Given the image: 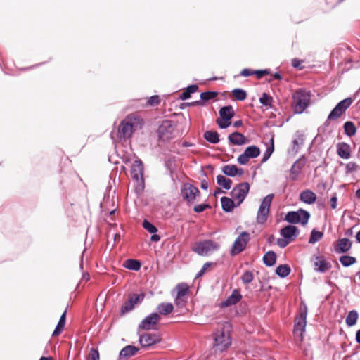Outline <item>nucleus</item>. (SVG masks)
Here are the masks:
<instances>
[{
	"label": "nucleus",
	"mask_w": 360,
	"mask_h": 360,
	"mask_svg": "<svg viewBox=\"0 0 360 360\" xmlns=\"http://www.w3.org/2000/svg\"><path fill=\"white\" fill-rule=\"evenodd\" d=\"M144 124L139 116L128 115L120 124L117 129V138L120 141H126L132 136L134 132L141 129Z\"/></svg>",
	"instance_id": "f257e3e1"
},
{
	"label": "nucleus",
	"mask_w": 360,
	"mask_h": 360,
	"mask_svg": "<svg viewBox=\"0 0 360 360\" xmlns=\"http://www.w3.org/2000/svg\"><path fill=\"white\" fill-rule=\"evenodd\" d=\"M292 99L295 113L301 114L309 106L311 92L304 89H299L294 93Z\"/></svg>",
	"instance_id": "f03ea898"
},
{
	"label": "nucleus",
	"mask_w": 360,
	"mask_h": 360,
	"mask_svg": "<svg viewBox=\"0 0 360 360\" xmlns=\"http://www.w3.org/2000/svg\"><path fill=\"white\" fill-rule=\"evenodd\" d=\"M280 234L283 238L277 240V245L280 248H283L299 236L300 230L297 226L289 224L281 229Z\"/></svg>",
	"instance_id": "7ed1b4c3"
},
{
	"label": "nucleus",
	"mask_w": 360,
	"mask_h": 360,
	"mask_svg": "<svg viewBox=\"0 0 360 360\" xmlns=\"http://www.w3.org/2000/svg\"><path fill=\"white\" fill-rule=\"evenodd\" d=\"M131 174L132 178L136 181L135 191L136 193H141L144 190L145 185L143 179V165L141 160H136L133 162Z\"/></svg>",
	"instance_id": "20e7f679"
},
{
	"label": "nucleus",
	"mask_w": 360,
	"mask_h": 360,
	"mask_svg": "<svg viewBox=\"0 0 360 360\" xmlns=\"http://www.w3.org/2000/svg\"><path fill=\"white\" fill-rule=\"evenodd\" d=\"M310 213L302 208H300L297 211H290L285 217V221L291 224H301L302 225H306L310 218Z\"/></svg>",
	"instance_id": "39448f33"
},
{
	"label": "nucleus",
	"mask_w": 360,
	"mask_h": 360,
	"mask_svg": "<svg viewBox=\"0 0 360 360\" xmlns=\"http://www.w3.org/2000/svg\"><path fill=\"white\" fill-rule=\"evenodd\" d=\"M219 248V243L212 240H204L196 243L192 250L198 255L207 256L210 253L218 250Z\"/></svg>",
	"instance_id": "423d86ee"
},
{
	"label": "nucleus",
	"mask_w": 360,
	"mask_h": 360,
	"mask_svg": "<svg viewBox=\"0 0 360 360\" xmlns=\"http://www.w3.org/2000/svg\"><path fill=\"white\" fill-rule=\"evenodd\" d=\"M231 345V339L223 330H217L214 334L213 349L214 352H223Z\"/></svg>",
	"instance_id": "0eeeda50"
},
{
	"label": "nucleus",
	"mask_w": 360,
	"mask_h": 360,
	"mask_svg": "<svg viewBox=\"0 0 360 360\" xmlns=\"http://www.w3.org/2000/svg\"><path fill=\"white\" fill-rule=\"evenodd\" d=\"M176 124L172 120H163L158 129L159 139L162 141H167L174 136Z\"/></svg>",
	"instance_id": "6e6552de"
},
{
	"label": "nucleus",
	"mask_w": 360,
	"mask_h": 360,
	"mask_svg": "<svg viewBox=\"0 0 360 360\" xmlns=\"http://www.w3.org/2000/svg\"><path fill=\"white\" fill-rule=\"evenodd\" d=\"M274 197V195L271 193L265 196L262 200L257 214L256 220L257 224H264L267 221L270 206Z\"/></svg>",
	"instance_id": "1a4fd4ad"
},
{
	"label": "nucleus",
	"mask_w": 360,
	"mask_h": 360,
	"mask_svg": "<svg viewBox=\"0 0 360 360\" xmlns=\"http://www.w3.org/2000/svg\"><path fill=\"white\" fill-rule=\"evenodd\" d=\"M200 194L199 189L189 183H184L181 187V195L188 204L193 203Z\"/></svg>",
	"instance_id": "9d476101"
},
{
	"label": "nucleus",
	"mask_w": 360,
	"mask_h": 360,
	"mask_svg": "<svg viewBox=\"0 0 360 360\" xmlns=\"http://www.w3.org/2000/svg\"><path fill=\"white\" fill-rule=\"evenodd\" d=\"M353 100L351 98H347L340 101L335 107L330 111L328 116L325 125L328 124V120H335L340 117L352 105Z\"/></svg>",
	"instance_id": "9b49d317"
},
{
	"label": "nucleus",
	"mask_w": 360,
	"mask_h": 360,
	"mask_svg": "<svg viewBox=\"0 0 360 360\" xmlns=\"http://www.w3.org/2000/svg\"><path fill=\"white\" fill-rule=\"evenodd\" d=\"M250 191V184L243 182L237 184L231 191V197L237 200L236 206H239L245 199Z\"/></svg>",
	"instance_id": "f8f14e48"
},
{
	"label": "nucleus",
	"mask_w": 360,
	"mask_h": 360,
	"mask_svg": "<svg viewBox=\"0 0 360 360\" xmlns=\"http://www.w3.org/2000/svg\"><path fill=\"white\" fill-rule=\"evenodd\" d=\"M250 233L247 231H243L235 240L230 252L231 255L235 256L243 252L250 240Z\"/></svg>",
	"instance_id": "ddd939ff"
},
{
	"label": "nucleus",
	"mask_w": 360,
	"mask_h": 360,
	"mask_svg": "<svg viewBox=\"0 0 360 360\" xmlns=\"http://www.w3.org/2000/svg\"><path fill=\"white\" fill-rule=\"evenodd\" d=\"M160 316L157 312H153L146 316L138 326V333L140 330H148L155 328Z\"/></svg>",
	"instance_id": "4468645a"
},
{
	"label": "nucleus",
	"mask_w": 360,
	"mask_h": 360,
	"mask_svg": "<svg viewBox=\"0 0 360 360\" xmlns=\"http://www.w3.org/2000/svg\"><path fill=\"white\" fill-rule=\"evenodd\" d=\"M145 297L144 294H133L129 296L127 302H124L121 307V315H124L132 311L136 304L142 302Z\"/></svg>",
	"instance_id": "2eb2a0df"
},
{
	"label": "nucleus",
	"mask_w": 360,
	"mask_h": 360,
	"mask_svg": "<svg viewBox=\"0 0 360 360\" xmlns=\"http://www.w3.org/2000/svg\"><path fill=\"white\" fill-rule=\"evenodd\" d=\"M307 308L304 305V309L300 311V316L296 318L294 326V333H296L298 331L300 332V336L301 339L303 337V333L305 332V328L307 324Z\"/></svg>",
	"instance_id": "dca6fc26"
},
{
	"label": "nucleus",
	"mask_w": 360,
	"mask_h": 360,
	"mask_svg": "<svg viewBox=\"0 0 360 360\" xmlns=\"http://www.w3.org/2000/svg\"><path fill=\"white\" fill-rule=\"evenodd\" d=\"M139 341L142 347H148L160 342V338L157 334H139Z\"/></svg>",
	"instance_id": "f3484780"
},
{
	"label": "nucleus",
	"mask_w": 360,
	"mask_h": 360,
	"mask_svg": "<svg viewBox=\"0 0 360 360\" xmlns=\"http://www.w3.org/2000/svg\"><path fill=\"white\" fill-rule=\"evenodd\" d=\"M314 265L315 266L314 270L320 273H325L332 267L331 264L321 256L315 257Z\"/></svg>",
	"instance_id": "a211bd4d"
},
{
	"label": "nucleus",
	"mask_w": 360,
	"mask_h": 360,
	"mask_svg": "<svg viewBox=\"0 0 360 360\" xmlns=\"http://www.w3.org/2000/svg\"><path fill=\"white\" fill-rule=\"evenodd\" d=\"M242 298V295L239 290H234L231 295L229 296L224 301L220 303L221 307H226L234 305L238 303Z\"/></svg>",
	"instance_id": "6ab92c4d"
},
{
	"label": "nucleus",
	"mask_w": 360,
	"mask_h": 360,
	"mask_svg": "<svg viewBox=\"0 0 360 360\" xmlns=\"http://www.w3.org/2000/svg\"><path fill=\"white\" fill-rule=\"evenodd\" d=\"M229 143L235 146H242L248 142V139L243 134L235 131L228 136Z\"/></svg>",
	"instance_id": "aec40b11"
},
{
	"label": "nucleus",
	"mask_w": 360,
	"mask_h": 360,
	"mask_svg": "<svg viewBox=\"0 0 360 360\" xmlns=\"http://www.w3.org/2000/svg\"><path fill=\"white\" fill-rule=\"evenodd\" d=\"M337 154L342 159H349L351 157V147L345 142H340L336 145Z\"/></svg>",
	"instance_id": "412c9836"
},
{
	"label": "nucleus",
	"mask_w": 360,
	"mask_h": 360,
	"mask_svg": "<svg viewBox=\"0 0 360 360\" xmlns=\"http://www.w3.org/2000/svg\"><path fill=\"white\" fill-rule=\"evenodd\" d=\"M139 350V348L134 345H127L123 347L119 354L120 360H127L134 356Z\"/></svg>",
	"instance_id": "4be33fe9"
},
{
	"label": "nucleus",
	"mask_w": 360,
	"mask_h": 360,
	"mask_svg": "<svg viewBox=\"0 0 360 360\" xmlns=\"http://www.w3.org/2000/svg\"><path fill=\"white\" fill-rule=\"evenodd\" d=\"M352 248V242L347 238L339 239L335 245V251L337 253H345Z\"/></svg>",
	"instance_id": "5701e85b"
},
{
	"label": "nucleus",
	"mask_w": 360,
	"mask_h": 360,
	"mask_svg": "<svg viewBox=\"0 0 360 360\" xmlns=\"http://www.w3.org/2000/svg\"><path fill=\"white\" fill-rule=\"evenodd\" d=\"M316 198V195L309 189L302 191L300 194V200L306 204L311 205L314 203Z\"/></svg>",
	"instance_id": "b1692460"
},
{
	"label": "nucleus",
	"mask_w": 360,
	"mask_h": 360,
	"mask_svg": "<svg viewBox=\"0 0 360 360\" xmlns=\"http://www.w3.org/2000/svg\"><path fill=\"white\" fill-rule=\"evenodd\" d=\"M301 158L297 160L292 165L290 169L289 178L292 181L297 180L299 174H300L302 169L303 168L304 163H300V160Z\"/></svg>",
	"instance_id": "393cba45"
},
{
	"label": "nucleus",
	"mask_w": 360,
	"mask_h": 360,
	"mask_svg": "<svg viewBox=\"0 0 360 360\" xmlns=\"http://www.w3.org/2000/svg\"><path fill=\"white\" fill-rule=\"evenodd\" d=\"M219 113L220 118L226 121H231L235 115L233 107L230 105L221 107Z\"/></svg>",
	"instance_id": "a878e982"
},
{
	"label": "nucleus",
	"mask_w": 360,
	"mask_h": 360,
	"mask_svg": "<svg viewBox=\"0 0 360 360\" xmlns=\"http://www.w3.org/2000/svg\"><path fill=\"white\" fill-rule=\"evenodd\" d=\"M174 306L170 302H162L157 307L158 314L159 315H168L172 312Z\"/></svg>",
	"instance_id": "bb28decb"
},
{
	"label": "nucleus",
	"mask_w": 360,
	"mask_h": 360,
	"mask_svg": "<svg viewBox=\"0 0 360 360\" xmlns=\"http://www.w3.org/2000/svg\"><path fill=\"white\" fill-rule=\"evenodd\" d=\"M222 210L225 212H231L235 207H237L233 199L224 196L221 198Z\"/></svg>",
	"instance_id": "cd10ccee"
},
{
	"label": "nucleus",
	"mask_w": 360,
	"mask_h": 360,
	"mask_svg": "<svg viewBox=\"0 0 360 360\" xmlns=\"http://www.w3.org/2000/svg\"><path fill=\"white\" fill-rule=\"evenodd\" d=\"M276 261V254L273 250L266 252L263 257L264 264L269 267L273 266Z\"/></svg>",
	"instance_id": "c85d7f7f"
},
{
	"label": "nucleus",
	"mask_w": 360,
	"mask_h": 360,
	"mask_svg": "<svg viewBox=\"0 0 360 360\" xmlns=\"http://www.w3.org/2000/svg\"><path fill=\"white\" fill-rule=\"evenodd\" d=\"M291 269L288 264H281L275 269V274L280 278H284L290 275Z\"/></svg>",
	"instance_id": "c756f323"
},
{
	"label": "nucleus",
	"mask_w": 360,
	"mask_h": 360,
	"mask_svg": "<svg viewBox=\"0 0 360 360\" xmlns=\"http://www.w3.org/2000/svg\"><path fill=\"white\" fill-rule=\"evenodd\" d=\"M204 139L210 143H217L219 142V134L217 131H206L203 135Z\"/></svg>",
	"instance_id": "7c9ffc66"
},
{
	"label": "nucleus",
	"mask_w": 360,
	"mask_h": 360,
	"mask_svg": "<svg viewBox=\"0 0 360 360\" xmlns=\"http://www.w3.org/2000/svg\"><path fill=\"white\" fill-rule=\"evenodd\" d=\"M124 267L129 270L139 271L141 267L140 261L134 259H127L124 263Z\"/></svg>",
	"instance_id": "2f4dec72"
},
{
	"label": "nucleus",
	"mask_w": 360,
	"mask_h": 360,
	"mask_svg": "<svg viewBox=\"0 0 360 360\" xmlns=\"http://www.w3.org/2000/svg\"><path fill=\"white\" fill-rule=\"evenodd\" d=\"M66 320V311H65L60 317L58 324L52 333V336H57L63 331Z\"/></svg>",
	"instance_id": "473e14b6"
},
{
	"label": "nucleus",
	"mask_w": 360,
	"mask_h": 360,
	"mask_svg": "<svg viewBox=\"0 0 360 360\" xmlns=\"http://www.w3.org/2000/svg\"><path fill=\"white\" fill-rule=\"evenodd\" d=\"M165 166L167 168V169L169 172L170 176L173 179L174 173L176 169V157H170L165 160Z\"/></svg>",
	"instance_id": "72a5a7b5"
},
{
	"label": "nucleus",
	"mask_w": 360,
	"mask_h": 360,
	"mask_svg": "<svg viewBox=\"0 0 360 360\" xmlns=\"http://www.w3.org/2000/svg\"><path fill=\"white\" fill-rule=\"evenodd\" d=\"M304 144V136L300 131H297L292 140V149L297 152L300 146Z\"/></svg>",
	"instance_id": "f704fd0d"
},
{
	"label": "nucleus",
	"mask_w": 360,
	"mask_h": 360,
	"mask_svg": "<svg viewBox=\"0 0 360 360\" xmlns=\"http://www.w3.org/2000/svg\"><path fill=\"white\" fill-rule=\"evenodd\" d=\"M359 317V314L356 310H352L349 311L346 316L345 322L347 326L352 327L356 323Z\"/></svg>",
	"instance_id": "c9c22d12"
},
{
	"label": "nucleus",
	"mask_w": 360,
	"mask_h": 360,
	"mask_svg": "<svg viewBox=\"0 0 360 360\" xmlns=\"http://www.w3.org/2000/svg\"><path fill=\"white\" fill-rule=\"evenodd\" d=\"M217 184L225 190H229L231 187L232 181L220 174L217 176Z\"/></svg>",
	"instance_id": "e433bc0d"
},
{
	"label": "nucleus",
	"mask_w": 360,
	"mask_h": 360,
	"mask_svg": "<svg viewBox=\"0 0 360 360\" xmlns=\"http://www.w3.org/2000/svg\"><path fill=\"white\" fill-rule=\"evenodd\" d=\"M217 94H218L217 91H207L205 92H202L200 94V99L198 101L202 102V106H203L206 102L215 98Z\"/></svg>",
	"instance_id": "4c0bfd02"
},
{
	"label": "nucleus",
	"mask_w": 360,
	"mask_h": 360,
	"mask_svg": "<svg viewBox=\"0 0 360 360\" xmlns=\"http://www.w3.org/2000/svg\"><path fill=\"white\" fill-rule=\"evenodd\" d=\"M343 127L345 134L347 136L352 137L354 135H355L356 132V128L352 122L347 121L346 122H345Z\"/></svg>",
	"instance_id": "58836bf2"
},
{
	"label": "nucleus",
	"mask_w": 360,
	"mask_h": 360,
	"mask_svg": "<svg viewBox=\"0 0 360 360\" xmlns=\"http://www.w3.org/2000/svg\"><path fill=\"white\" fill-rule=\"evenodd\" d=\"M236 165H226L221 167V172L227 176L234 177L236 176Z\"/></svg>",
	"instance_id": "ea45409f"
},
{
	"label": "nucleus",
	"mask_w": 360,
	"mask_h": 360,
	"mask_svg": "<svg viewBox=\"0 0 360 360\" xmlns=\"http://www.w3.org/2000/svg\"><path fill=\"white\" fill-rule=\"evenodd\" d=\"M245 153L249 158H255L260 154V149L256 146H250L245 148Z\"/></svg>",
	"instance_id": "a19ab883"
},
{
	"label": "nucleus",
	"mask_w": 360,
	"mask_h": 360,
	"mask_svg": "<svg viewBox=\"0 0 360 360\" xmlns=\"http://www.w3.org/2000/svg\"><path fill=\"white\" fill-rule=\"evenodd\" d=\"M341 264L345 267H349L356 262L354 257L349 255H342L340 257Z\"/></svg>",
	"instance_id": "79ce46f5"
},
{
	"label": "nucleus",
	"mask_w": 360,
	"mask_h": 360,
	"mask_svg": "<svg viewBox=\"0 0 360 360\" xmlns=\"http://www.w3.org/2000/svg\"><path fill=\"white\" fill-rule=\"evenodd\" d=\"M323 233L321 231H317L316 229H314L311 231V235L309 239V243L310 244H314L316 242H318L319 240L321 239L323 237Z\"/></svg>",
	"instance_id": "37998d69"
},
{
	"label": "nucleus",
	"mask_w": 360,
	"mask_h": 360,
	"mask_svg": "<svg viewBox=\"0 0 360 360\" xmlns=\"http://www.w3.org/2000/svg\"><path fill=\"white\" fill-rule=\"evenodd\" d=\"M233 96L236 98V100L242 101H244L247 97L246 91L243 89H234L232 91Z\"/></svg>",
	"instance_id": "c03bdc74"
},
{
	"label": "nucleus",
	"mask_w": 360,
	"mask_h": 360,
	"mask_svg": "<svg viewBox=\"0 0 360 360\" xmlns=\"http://www.w3.org/2000/svg\"><path fill=\"white\" fill-rule=\"evenodd\" d=\"M177 295L179 297H185L188 292L189 288L186 283H179L176 285Z\"/></svg>",
	"instance_id": "a18cd8bd"
},
{
	"label": "nucleus",
	"mask_w": 360,
	"mask_h": 360,
	"mask_svg": "<svg viewBox=\"0 0 360 360\" xmlns=\"http://www.w3.org/2000/svg\"><path fill=\"white\" fill-rule=\"evenodd\" d=\"M273 98L271 96L266 93H263L262 96L259 98V102L261 104L266 107L270 108L271 106V102Z\"/></svg>",
	"instance_id": "49530a36"
},
{
	"label": "nucleus",
	"mask_w": 360,
	"mask_h": 360,
	"mask_svg": "<svg viewBox=\"0 0 360 360\" xmlns=\"http://www.w3.org/2000/svg\"><path fill=\"white\" fill-rule=\"evenodd\" d=\"M240 278L244 284H249L253 281L254 275L252 271L247 270L243 273Z\"/></svg>",
	"instance_id": "de8ad7c7"
},
{
	"label": "nucleus",
	"mask_w": 360,
	"mask_h": 360,
	"mask_svg": "<svg viewBox=\"0 0 360 360\" xmlns=\"http://www.w3.org/2000/svg\"><path fill=\"white\" fill-rule=\"evenodd\" d=\"M143 227L150 233H155L158 231V229L152 223L147 219H144L142 224Z\"/></svg>",
	"instance_id": "09e8293b"
},
{
	"label": "nucleus",
	"mask_w": 360,
	"mask_h": 360,
	"mask_svg": "<svg viewBox=\"0 0 360 360\" xmlns=\"http://www.w3.org/2000/svg\"><path fill=\"white\" fill-rule=\"evenodd\" d=\"M271 146L268 147L266 148V151L264 152V153L263 154L262 160V162L267 161L274 150L273 139H271Z\"/></svg>",
	"instance_id": "8fccbe9b"
},
{
	"label": "nucleus",
	"mask_w": 360,
	"mask_h": 360,
	"mask_svg": "<svg viewBox=\"0 0 360 360\" xmlns=\"http://www.w3.org/2000/svg\"><path fill=\"white\" fill-rule=\"evenodd\" d=\"M210 208H211V206L210 204L202 203V204H199V205H195L193 207V211L197 213H200V212H202L203 211H205L206 209H210Z\"/></svg>",
	"instance_id": "3c124183"
},
{
	"label": "nucleus",
	"mask_w": 360,
	"mask_h": 360,
	"mask_svg": "<svg viewBox=\"0 0 360 360\" xmlns=\"http://www.w3.org/2000/svg\"><path fill=\"white\" fill-rule=\"evenodd\" d=\"M186 298L185 297H179V296H176L175 300H174V303L175 304L179 307V308H183L185 307L186 305Z\"/></svg>",
	"instance_id": "603ef678"
},
{
	"label": "nucleus",
	"mask_w": 360,
	"mask_h": 360,
	"mask_svg": "<svg viewBox=\"0 0 360 360\" xmlns=\"http://www.w3.org/2000/svg\"><path fill=\"white\" fill-rule=\"evenodd\" d=\"M213 264L212 262H207L206 263H205L202 266V267L200 269V270L198 272V274H196V278H199V277H201L202 276L204 275V274L205 273L206 270L210 267Z\"/></svg>",
	"instance_id": "864d4df0"
},
{
	"label": "nucleus",
	"mask_w": 360,
	"mask_h": 360,
	"mask_svg": "<svg viewBox=\"0 0 360 360\" xmlns=\"http://www.w3.org/2000/svg\"><path fill=\"white\" fill-rule=\"evenodd\" d=\"M160 100L158 96L154 95L150 96L147 101V105L150 106L157 105L160 103Z\"/></svg>",
	"instance_id": "5fc2aeb1"
},
{
	"label": "nucleus",
	"mask_w": 360,
	"mask_h": 360,
	"mask_svg": "<svg viewBox=\"0 0 360 360\" xmlns=\"http://www.w3.org/2000/svg\"><path fill=\"white\" fill-rule=\"evenodd\" d=\"M87 360H99V352L98 349L92 348L89 352Z\"/></svg>",
	"instance_id": "6e6d98bb"
},
{
	"label": "nucleus",
	"mask_w": 360,
	"mask_h": 360,
	"mask_svg": "<svg viewBox=\"0 0 360 360\" xmlns=\"http://www.w3.org/2000/svg\"><path fill=\"white\" fill-rule=\"evenodd\" d=\"M258 79L262 78L264 75L270 74L269 69L257 70L253 72Z\"/></svg>",
	"instance_id": "4d7b16f0"
},
{
	"label": "nucleus",
	"mask_w": 360,
	"mask_h": 360,
	"mask_svg": "<svg viewBox=\"0 0 360 360\" xmlns=\"http://www.w3.org/2000/svg\"><path fill=\"white\" fill-rule=\"evenodd\" d=\"M217 124H218L220 129H226L231 124V121L224 120L222 119H217Z\"/></svg>",
	"instance_id": "13d9d810"
},
{
	"label": "nucleus",
	"mask_w": 360,
	"mask_h": 360,
	"mask_svg": "<svg viewBox=\"0 0 360 360\" xmlns=\"http://www.w3.org/2000/svg\"><path fill=\"white\" fill-rule=\"evenodd\" d=\"M249 158L248 156L246 155V153L244 152L243 153H242L241 155H240L238 158H237V161L240 164V165H245L248 163V160H249Z\"/></svg>",
	"instance_id": "bf43d9fd"
},
{
	"label": "nucleus",
	"mask_w": 360,
	"mask_h": 360,
	"mask_svg": "<svg viewBox=\"0 0 360 360\" xmlns=\"http://www.w3.org/2000/svg\"><path fill=\"white\" fill-rule=\"evenodd\" d=\"M356 167H357V165L355 162H348L345 167L346 173L349 174V173H351V172L355 171L356 169Z\"/></svg>",
	"instance_id": "052dcab7"
},
{
	"label": "nucleus",
	"mask_w": 360,
	"mask_h": 360,
	"mask_svg": "<svg viewBox=\"0 0 360 360\" xmlns=\"http://www.w3.org/2000/svg\"><path fill=\"white\" fill-rule=\"evenodd\" d=\"M302 61L298 58H293L291 62V65L293 68L299 70H302L303 67L301 65Z\"/></svg>",
	"instance_id": "680f3d73"
},
{
	"label": "nucleus",
	"mask_w": 360,
	"mask_h": 360,
	"mask_svg": "<svg viewBox=\"0 0 360 360\" xmlns=\"http://www.w3.org/2000/svg\"><path fill=\"white\" fill-rule=\"evenodd\" d=\"M255 70H252L250 69L245 68L240 72V75L243 77H250L251 75H255L253 72Z\"/></svg>",
	"instance_id": "e2e57ef3"
},
{
	"label": "nucleus",
	"mask_w": 360,
	"mask_h": 360,
	"mask_svg": "<svg viewBox=\"0 0 360 360\" xmlns=\"http://www.w3.org/2000/svg\"><path fill=\"white\" fill-rule=\"evenodd\" d=\"M198 89V86L196 85V84H191V85H189L187 88H186V91L190 94H193L195 92H196Z\"/></svg>",
	"instance_id": "0e129e2a"
},
{
	"label": "nucleus",
	"mask_w": 360,
	"mask_h": 360,
	"mask_svg": "<svg viewBox=\"0 0 360 360\" xmlns=\"http://www.w3.org/2000/svg\"><path fill=\"white\" fill-rule=\"evenodd\" d=\"M337 202H338V198L336 196V194L335 193L333 196L330 198V206L332 209H335L337 207Z\"/></svg>",
	"instance_id": "69168bd1"
},
{
	"label": "nucleus",
	"mask_w": 360,
	"mask_h": 360,
	"mask_svg": "<svg viewBox=\"0 0 360 360\" xmlns=\"http://www.w3.org/2000/svg\"><path fill=\"white\" fill-rule=\"evenodd\" d=\"M180 98L181 100H187L190 97H191V94L186 91L185 90L181 95H180Z\"/></svg>",
	"instance_id": "338daca9"
},
{
	"label": "nucleus",
	"mask_w": 360,
	"mask_h": 360,
	"mask_svg": "<svg viewBox=\"0 0 360 360\" xmlns=\"http://www.w3.org/2000/svg\"><path fill=\"white\" fill-rule=\"evenodd\" d=\"M209 186V183L205 179L202 180L200 183V187L203 190H207Z\"/></svg>",
	"instance_id": "774afa93"
}]
</instances>
